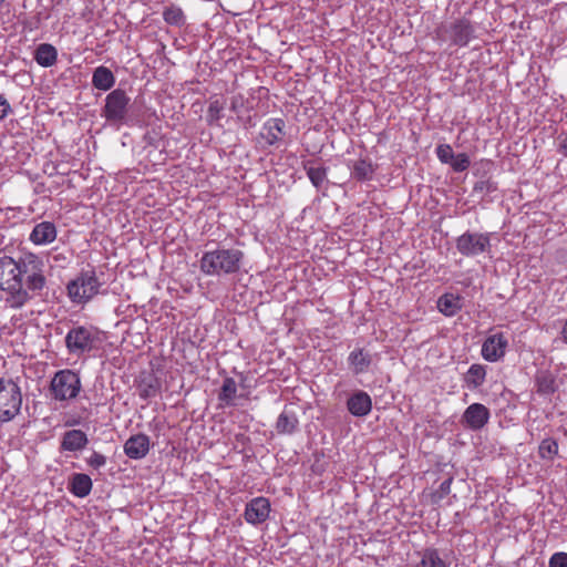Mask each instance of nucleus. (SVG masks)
<instances>
[{"label":"nucleus","instance_id":"nucleus-1","mask_svg":"<svg viewBox=\"0 0 567 567\" xmlns=\"http://www.w3.org/2000/svg\"><path fill=\"white\" fill-rule=\"evenodd\" d=\"M45 286L44 264L34 254H25L18 260L9 256L0 258V289L8 292L6 302L11 308H21L35 292Z\"/></svg>","mask_w":567,"mask_h":567},{"label":"nucleus","instance_id":"nucleus-2","mask_svg":"<svg viewBox=\"0 0 567 567\" xmlns=\"http://www.w3.org/2000/svg\"><path fill=\"white\" fill-rule=\"evenodd\" d=\"M243 260L244 252L237 248H217L204 252L199 268L207 276L231 275L240 270Z\"/></svg>","mask_w":567,"mask_h":567},{"label":"nucleus","instance_id":"nucleus-3","mask_svg":"<svg viewBox=\"0 0 567 567\" xmlns=\"http://www.w3.org/2000/svg\"><path fill=\"white\" fill-rule=\"evenodd\" d=\"M65 347L70 354L78 358L99 348L101 332L92 326H74L65 336Z\"/></svg>","mask_w":567,"mask_h":567},{"label":"nucleus","instance_id":"nucleus-4","mask_svg":"<svg viewBox=\"0 0 567 567\" xmlns=\"http://www.w3.org/2000/svg\"><path fill=\"white\" fill-rule=\"evenodd\" d=\"M101 286L95 271L85 270L68 284V297L73 303H86L99 293Z\"/></svg>","mask_w":567,"mask_h":567},{"label":"nucleus","instance_id":"nucleus-5","mask_svg":"<svg viewBox=\"0 0 567 567\" xmlns=\"http://www.w3.org/2000/svg\"><path fill=\"white\" fill-rule=\"evenodd\" d=\"M21 389L12 379L0 378V421H11L21 409Z\"/></svg>","mask_w":567,"mask_h":567},{"label":"nucleus","instance_id":"nucleus-6","mask_svg":"<svg viewBox=\"0 0 567 567\" xmlns=\"http://www.w3.org/2000/svg\"><path fill=\"white\" fill-rule=\"evenodd\" d=\"M437 39L450 41L453 45L465 47L474 35V27L465 18L440 24L435 30Z\"/></svg>","mask_w":567,"mask_h":567},{"label":"nucleus","instance_id":"nucleus-7","mask_svg":"<svg viewBox=\"0 0 567 567\" xmlns=\"http://www.w3.org/2000/svg\"><path fill=\"white\" fill-rule=\"evenodd\" d=\"M81 390V380L78 373L65 369L58 371L51 380L50 391L58 401L72 400Z\"/></svg>","mask_w":567,"mask_h":567},{"label":"nucleus","instance_id":"nucleus-8","mask_svg":"<svg viewBox=\"0 0 567 567\" xmlns=\"http://www.w3.org/2000/svg\"><path fill=\"white\" fill-rule=\"evenodd\" d=\"M131 99L125 91L116 89L107 94L102 115L111 123H121L125 120Z\"/></svg>","mask_w":567,"mask_h":567},{"label":"nucleus","instance_id":"nucleus-9","mask_svg":"<svg viewBox=\"0 0 567 567\" xmlns=\"http://www.w3.org/2000/svg\"><path fill=\"white\" fill-rule=\"evenodd\" d=\"M491 247L489 235L481 233H464L456 239L457 250L467 257L477 256Z\"/></svg>","mask_w":567,"mask_h":567},{"label":"nucleus","instance_id":"nucleus-10","mask_svg":"<svg viewBox=\"0 0 567 567\" xmlns=\"http://www.w3.org/2000/svg\"><path fill=\"white\" fill-rule=\"evenodd\" d=\"M508 341L503 333H495L482 344V357L488 362H496L505 355Z\"/></svg>","mask_w":567,"mask_h":567},{"label":"nucleus","instance_id":"nucleus-11","mask_svg":"<svg viewBox=\"0 0 567 567\" xmlns=\"http://www.w3.org/2000/svg\"><path fill=\"white\" fill-rule=\"evenodd\" d=\"M489 420L488 409L481 403H473L466 408L462 422L466 427L477 431L484 427Z\"/></svg>","mask_w":567,"mask_h":567},{"label":"nucleus","instance_id":"nucleus-12","mask_svg":"<svg viewBox=\"0 0 567 567\" xmlns=\"http://www.w3.org/2000/svg\"><path fill=\"white\" fill-rule=\"evenodd\" d=\"M270 513V503L266 497L251 499L245 509V518L249 524L258 525L264 523Z\"/></svg>","mask_w":567,"mask_h":567},{"label":"nucleus","instance_id":"nucleus-13","mask_svg":"<svg viewBox=\"0 0 567 567\" xmlns=\"http://www.w3.org/2000/svg\"><path fill=\"white\" fill-rule=\"evenodd\" d=\"M56 234V227L53 223L41 221L33 227L29 239L38 246L49 245L55 240Z\"/></svg>","mask_w":567,"mask_h":567},{"label":"nucleus","instance_id":"nucleus-14","mask_svg":"<svg viewBox=\"0 0 567 567\" xmlns=\"http://www.w3.org/2000/svg\"><path fill=\"white\" fill-rule=\"evenodd\" d=\"M150 451V439L145 434L131 436L124 444V452L130 458H143Z\"/></svg>","mask_w":567,"mask_h":567},{"label":"nucleus","instance_id":"nucleus-15","mask_svg":"<svg viewBox=\"0 0 567 567\" xmlns=\"http://www.w3.org/2000/svg\"><path fill=\"white\" fill-rule=\"evenodd\" d=\"M347 408L354 416H365L371 412L372 400L367 392L357 391L348 399Z\"/></svg>","mask_w":567,"mask_h":567},{"label":"nucleus","instance_id":"nucleus-16","mask_svg":"<svg viewBox=\"0 0 567 567\" xmlns=\"http://www.w3.org/2000/svg\"><path fill=\"white\" fill-rule=\"evenodd\" d=\"M89 440L86 434L81 430L66 431L61 440V450L69 452H78L83 450Z\"/></svg>","mask_w":567,"mask_h":567},{"label":"nucleus","instance_id":"nucleus-17","mask_svg":"<svg viewBox=\"0 0 567 567\" xmlns=\"http://www.w3.org/2000/svg\"><path fill=\"white\" fill-rule=\"evenodd\" d=\"M284 126L285 122L281 118H270L262 126L261 137L268 145H274L280 141Z\"/></svg>","mask_w":567,"mask_h":567},{"label":"nucleus","instance_id":"nucleus-18","mask_svg":"<svg viewBox=\"0 0 567 567\" xmlns=\"http://www.w3.org/2000/svg\"><path fill=\"white\" fill-rule=\"evenodd\" d=\"M462 308V299L454 293H444L437 300V309L446 317L456 315Z\"/></svg>","mask_w":567,"mask_h":567},{"label":"nucleus","instance_id":"nucleus-19","mask_svg":"<svg viewBox=\"0 0 567 567\" xmlns=\"http://www.w3.org/2000/svg\"><path fill=\"white\" fill-rule=\"evenodd\" d=\"M115 83V78L112 71L106 66H97L92 75V84L95 89L101 91L110 90Z\"/></svg>","mask_w":567,"mask_h":567},{"label":"nucleus","instance_id":"nucleus-20","mask_svg":"<svg viewBox=\"0 0 567 567\" xmlns=\"http://www.w3.org/2000/svg\"><path fill=\"white\" fill-rule=\"evenodd\" d=\"M92 486L93 483L89 475L76 473L71 478L70 491L73 495L83 498L91 493Z\"/></svg>","mask_w":567,"mask_h":567},{"label":"nucleus","instance_id":"nucleus-21","mask_svg":"<svg viewBox=\"0 0 567 567\" xmlns=\"http://www.w3.org/2000/svg\"><path fill=\"white\" fill-rule=\"evenodd\" d=\"M34 60L39 65L50 68L56 63L58 51L52 44L42 43L35 50Z\"/></svg>","mask_w":567,"mask_h":567},{"label":"nucleus","instance_id":"nucleus-22","mask_svg":"<svg viewBox=\"0 0 567 567\" xmlns=\"http://www.w3.org/2000/svg\"><path fill=\"white\" fill-rule=\"evenodd\" d=\"M535 382H536L538 393L551 394L556 391V388H557L556 386V378L551 372H549L547 370L539 371L536 374Z\"/></svg>","mask_w":567,"mask_h":567},{"label":"nucleus","instance_id":"nucleus-23","mask_svg":"<svg viewBox=\"0 0 567 567\" xmlns=\"http://www.w3.org/2000/svg\"><path fill=\"white\" fill-rule=\"evenodd\" d=\"M348 361L355 374L365 372L371 363L369 354L364 353L362 349L352 351Z\"/></svg>","mask_w":567,"mask_h":567},{"label":"nucleus","instance_id":"nucleus-24","mask_svg":"<svg viewBox=\"0 0 567 567\" xmlns=\"http://www.w3.org/2000/svg\"><path fill=\"white\" fill-rule=\"evenodd\" d=\"M298 425V419L292 412L282 411L276 423V430L281 434H291Z\"/></svg>","mask_w":567,"mask_h":567},{"label":"nucleus","instance_id":"nucleus-25","mask_svg":"<svg viewBox=\"0 0 567 567\" xmlns=\"http://www.w3.org/2000/svg\"><path fill=\"white\" fill-rule=\"evenodd\" d=\"M486 377V369L482 364H472L466 373L465 381L468 386L476 389L481 386Z\"/></svg>","mask_w":567,"mask_h":567},{"label":"nucleus","instance_id":"nucleus-26","mask_svg":"<svg viewBox=\"0 0 567 567\" xmlns=\"http://www.w3.org/2000/svg\"><path fill=\"white\" fill-rule=\"evenodd\" d=\"M163 19L166 23L175 27H183L186 23L184 11L174 4L164 9Z\"/></svg>","mask_w":567,"mask_h":567},{"label":"nucleus","instance_id":"nucleus-27","mask_svg":"<svg viewBox=\"0 0 567 567\" xmlns=\"http://www.w3.org/2000/svg\"><path fill=\"white\" fill-rule=\"evenodd\" d=\"M237 393V384L233 378H226L218 394L219 401L226 405H234Z\"/></svg>","mask_w":567,"mask_h":567},{"label":"nucleus","instance_id":"nucleus-28","mask_svg":"<svg viewBox=\"0 0 567 567\" xmlns=\"http://www.w3.org/2000/svg\"><path fill=\"white\" fill-rule=\"evenodd\" d=\"M373 166L371 162L367 159H359L354 162L351 171V175L353 178L358 181L370 179L373 175Z\"/></svg>","mask_w":567,"mask_h":567},{"label":"nucleus","instance_id":"nucleus-29","mask_svg":"<svg viewBox=\"0 0 567 567\" xmlns=\"http://www.w3.org/2000/svg\"><path fill=\"white\" fill-rule=\"evenodd\" d=\"M421 567H447V565L440 557L436 549H425L422 555Z\"/></svg>","mask_w":567,"mask_h":567},{"label":"nucleus","instance_id":"nucleus-30","mask_svg":"<svg viewBox=\"0 0 567 567\" xmlns=\"http://www.w3.org/2000/svg\"><path fill=\"white\" fill-rule=\"evenodd\" d=\"M538 452L542 458L551 461L558 453V443L553 439L543 440Z\"/></svg>","mask_w":567,"mask_h":567},{"label":"nucleus","instance_id":"nucleus-31","mask_svg":"<svg viewBox=\"0 0 567 567\" xmlns=\"http://www.w3.org/2000/svg\"><path fill=\"white\" fill-rule=\"evenodd\" d=\"M306 171L316 187H320L327 178V169L322 166H306Z\"/></svg>","mask_w":567,"mask_h":567},{"label":"nucleus","instance_id":"nucleus-32","mask_svg":"<svg viewBox=\"0 0 567 567\" xmlns=\"http://www.w3.org/2000/svg\"><path fill=\"white\" fill-rule=\"evenodd\" d=\"M471 161L465 153L455 154L450 165L455 172H464L470 167Z\"/></svg>","mask_w":567,"mask_h":567},{"label":"nucleus","instance_id":"nucleus-33","mask_svg":"<svg viewBox=\"0 0 567 567\" xmlns=\"http://www.w3.org/2000/svg\"><path fill=\"white\" fill-rule=\"evenodd\" d=\"M435 153L437 158L444 164H450L455 155L451 145L449 144L439 145L435 150Z\"/></svg>","mask_w":567,"mask_h":567},{"label":"nucleus","instance_id":"nucleus-34","mask_svg":"<svg viewBox=\"0 0 567 567\" xmlns=\"http://www.w3.org/2000/svg\"><path fill=\"white\" fill-rule=\"evenodd\" d=\"M224 104L219 100H214L209 103L207 117L210 122L218 121L221 118Z\"/></svg>","mask_w":567,"mask_h":567},{"label":"nucleus","instance_id":"nucleus-35","mask_svg":"<svg viewBox=\"0 0 567 567\" xmlns=\"http://www.w3.org/2000/svg\"><path fill=\"white\" fill-rule=\"evenodd\" d=\"M452 478L445 480L441 483L439 491H436L432 497L433 502L437 503L445 497L451 491Z\"/></svg>","mask_w":567,"mask_h":567},{"label":"nucleus","instance_id":"nucleus-36","mask_svg":"<svg viewBox=\"0 0 567 567\" xmlns=\"http://www.w3.org/2000/svg\"><path fill=\"white\" fill-rule=\"evenodd\" d=\"M246 99L243 94H234L230 99V110L235 113H240L245 109Z\"/></svg>","mask_w":567,"mask_h":567},{"label":"nucleus","instance_id":"nucleus-37","mask_svg":"<svg viewBox=\"0 0 567 567\" xmlns=\"http://www.w3.org/2000/svg\"><path fill=\"white\" fill-rule=\"evenodd\" d=\"M549 567H567V553H555L549 559Z\"/></svg>","mask_w":567,"mask_h":567},{"label":"nucleus","instance_id":"nucleus-38","mask_svg":"<svg viewBox=\"0 0 567 567\" xmlns=\"http://www.w3.org/2000/svg\"><path fill=\"white\" fill-rule=\"evenodd\" d=\"M87 464L93 468H100L106 464V457L97 452H93L87 458Z\"/></svg>","mask_w":567,"mask_h":567},{"label":"nucleus","instance_id":"nucleus-39","mask_svg":"<svg viewBox=\"0 0 567 567\" xmlns=\"http://www.w3.org/2000/svg\"><path fill=\"white\" fill-rule=\"evenodd\" d=\"M11 107L7 99L0 94V121L3 120L8 113L10 112Z\"/></svg>","mask_w":567,"mask_h":567},{"label":"nucleus","instance_id":"nucleus-40","mask_svg":"<svg viewBox=\"0 0 567 567\" xmlns=\"http://www.w3.org/2000/svg\"><path fill=\"white\" fill-rule=\"evenodd\" d=\"M559 152L567 156V137L564 138L561 142H560V145H559Z\"/></svg>","mask_w":567,"mask_h":567},{"label":"nucleus","instance_id":"nucleus-41","mask_svg":"<svg viewBox=\"0 0 567 567\" xmlns=\"http://www.w3.org/2000/svg\"><path fill=\"white\" fill-rule=\"evenodd\" d=\"M561 339L567 344V320L565 321L563 328H561Z\"/></svg>","mask_w":567,"mask_h":567},{"label":"nucleus","instance_id":"nucleus-42","mask_svg":"<svg viewBox=\"0 0 567 567\" xmlns=\"http://www.w3.org/2000/svg\"><path fill=\"white\" fill-rule=\"evenodd\" d=\"M6 2V0H0V7Z\"/></svg>","mask_w":567,"mask_h":567}]
</instances>
